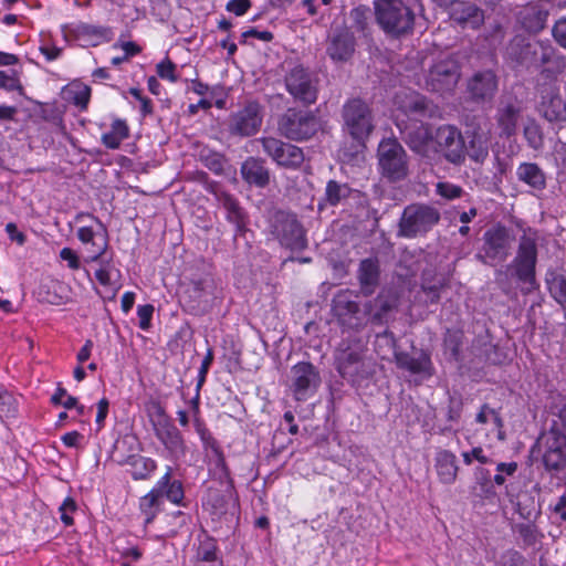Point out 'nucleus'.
<instances>
[{
  "label": "nucleus",
  "mask_w": 566,
  "mask_h": 566,
  "mask_svg": "<svg viewBox=\"0 0 566 566\" xmlns=\"http://www.w3.org/2000/svg\"><path fill=\"white\" fill-rule=\"evenodd\" d=\"M538 235L535 231H524L518 239L516 254L507 265L506 271L497 270L495 281L506 292V279L510 274L522 286L523 294H530L538 287L536 280V264L538 255Z\"/></svg>",
  "instance_id": "nucleus-1"
},
{
  "label": "nucleus",
  "mask_w": 566,
  "mask_h": 566,
  "mask_svg": "<svg viewBox=\"0 0 566 566\" xmlns=\"http://www.w3.org/2000/svg\"><path fill=\"white\" fill-rule=\"evenodd\" d=\"M336 369L353 385L359 386L375 374V363L357 344L343 340L335 354Z\"/></svg>",
  "instance_id": "nucleus-2"
},
{
  "label": "nucleus",
  "mask_w": 566,
  "mask_h": 566,
  "mask_svg": "<svg viewBox=\"0 0 566 566\" xmlns=\"http://www.w3.org/2000/svg\"><path fill=\"white\" fill-rule=\"evenodd\" d=\"M375 18L386 34L394 38L412 32L415 13L402 0H375Z\"/></svg>",
  "instance_id": "nucleus-3"
},
{
  "label": "nucleus",
  "mask_w": 566,
  "mask_h": 566,
  "mask_svg": "<svg viewBox=\"0 0 566 566\" xmlns=\"http://www.w3.org/2000/svg\"><path fill=\"white\" fill-rule=\"evenodd\" d=\"M554 49L542 41L515 35L506 45L505 55L515 66L541 69L551 62Z\"/></svg>",
  "instance_id": "nucleus-4"
},
{
  "label": "nucleus",
  "mask_w": 566,
  "mask_h": 566,
  "mask_svg": "<svg viewBox=\"0 0 566 566\" xmlns=\"http://www.w3.org/2000/svg\"><path fill=\"white\" fill-rule=\"evenodd\" d=\"M269 231L281 247L302 251L307 247L306 232L296 214L276 210L269 218Z\"/></svg>",
  "instance_id": "nucleus-5"
},
{
  "label": "nucleus",
  "mask_w": 566,
  "mask_h": 566,
  "mask_svg": "<svg viewBox=\"0 0 566 566\" xmlns=\"http://www.w3.org/2000/svg\"><path fill=\"white\" fill-rule=\"evenodd\" d=\"M377 157L379 171L388 181H400L408 176V155L396 138L382 139L378 145Z\"/></svg>",
  "instance_id": "nucleus-6"
},
{
  "label": "nucleus",
  "mask_w": 566,
  "mask_h": 566,
  "mask_svg": "<svg viewBox=\"0 0 566 566\" xmlns=\"http://www.w3.org/2000/svg\"><path fill=\"white\" fill-rule=\"evenodd\" d=\"M342 115L347 133L358 144L364 145L374 130V116L369 105L360 98H352L344 104Z\"/></svg>",
  "instance_id": "nucleus-7"
},
{
  "label": "nucleus",
  "mask_w": 566,
  "mask_h": 566,
  "mask_svg": "<svg viewBox=\"0 0 566 566\" xmlns=\"http://www.w3.org/2000/svg\"><path fill=\"white\" fill-rule=\"evenodd\" d=\"M440 220L439 211L427 205H409L399 220L398 234L416 238L429 232Z\"/></svg>",
  "instance_id": "nucleus-8"
},
{
  "label": "nucleus",
  "mask_w": 566,
  "mask_h": 566,
  "mask_svg": "<svg viewBox=\"0 0 566 566\" xmlns=\"http://www.w3.org/2000/svg\"><path fill=\"white\" fill-rule=\"evenodd\" d=\"M277 129L290 140H306L318 130V120L312 112L287 108L279 119Z\"/></svg>",
  "instance_id": "nucleus-9"
},
{
  "label": "nucleus",
  "mask_w": 566,
  "mask_h": 566,
  "mask_svg": "<svg viewBox=\"0 0 566 566\" xmlns=\"http://www.w3.org/2000/svg\"><path fill=\"white\" fill-rule=\"evenodd\" d=\"M332 313L345 329L359 332L367 325L365 310L361 311L359 303L348 289L340 290L333 296Z\"/></svg>",
  "instance_id": "nucleus-10"
},
{
  "label": "nucleus",
  "mask_w": 566,
  "mask_h": 566,
  "mask_svg": "<svg viewBox=\"0 0 566 566\" xmlns=\"http://www.w3.org/2000/svg\"><path fill=\"white\" fill-rule=\"evenodd\" d=\"M433 153H439L448 163L461 166L465 161L467 146L461 130L453 125H441L434 130Z\"/></svg>",
  "instance_id": "nucleus-11"
},
{
  "label": "nucleus",
  "mask_w": 566,
  "mask_h": 566,
  "mask_svg": "<svg viewBox=\"0 0 566 566\" xmlns=\"http://www.w3.org/2000/svg\"><path fill=\"white\" fill-rule=\"evenodd\" d=\"M513 238L503 226L488 229L483 234V245L475 258L482 263L494 266L510 255Z\"/></svg>",
  "instance_id": "nucleus-12"
},
{
  "label": "nucleus",
  "mask_w": 566,
  "mask_h": 566,
  "mask_svg": "<svg viewBox=\"0 0 566 566\" xmlns=\"http://www.w3.org/2000/svg\"><path fill=\"white\" fill-rule=\"evenodd\" d=\"M264 108L258 101H248L243 107L229 115L227 130L231 136L251 137L263 123Z\"/></svg>",
  "instance_id": "nucleus-13"
},
{
  "label": "nucleus",
  "mask_w": 566,
  "mask_h": 566,
  "mask_svg": "<svg viewBox=\"0 0 566 566\" xmlns=\"http://www.w3.org/2000/svg\"><path fill=\"white\" fill-rule=\"evenodd\" d=\"M285 87L293 99L303 106L317 101L318 80L307 69L298 65L293 67L284 78Z\"/></svg>",
  "instance_id": "nucleus-14"
},
{
  "label": "nucleus",
  "mask_w": 566,
  "mask_h": 566,
  "mask_svg": "<svg viewBox=\"0 0 566 566\" xmlns=\"http://www.w3.org/2000/svg\"><path fill=\"white\" fill-rule=\"evenodd\" d=\"M543 464L554 475L566 473V434L558 428H551L543 437Z\"/></svg>",
  "instance_id": "nucleus-15"
},
{
  "label": "nucleus",
  "mask_w": 566,
  "mask_h": 566,
  "mask_svg": "<svg viewBox=\"0 0 566 566\" xmlns=\"http://www.w3.org/2000/svg\"><path fill=\"white\" fill-rule=\"evenodd\" d=\"M258 142L262 145L263 151L280 167L297 169L304 163L305 156L298 146L275 137H262Z\"/></svg>",
  "instance_id": "nucleus-16"
},
{
  "label": "nucleus",
  "mask_w": 566,
  "mask_h": 566,
  "mask_svg": "<svg viewBox=\"0 0 566 566\" xmlns=\"http://www.w3.org/2000/svg\"><path fill=\"white\" fill-rule=\"evenodd\" d=\"M397 127L401 139L413 153L424 158H431L432 148L430 144L433 143L434 132L431 130L429 125L420 120L411 124L398 122Z\"/></svg>",
  "instance_id": "nucleus-17"
},
{
  "label": "nucleus",
  "mask_w": 566,
  "mask_h": 566,
  "mask_svg": "<svg viewBox=\"0 0 566 566\" xmlns=\"http://www.w3.org/2000/svg\"><path fill=\"white\" fill-rule=\"evenodd\" d=\"M291 388L296 400L303 401L314 395L321 385V376L314 365L302 361L291 369Z\"/></svg>",
  "instance_id": "nucleus-18"
},
{
  "label": "nucleus",
  "mask_w": 566,
  "mask_h": 566,
  "mask_svg": "<svg viewBox=\"0 0 566 566\" xmlns=\"http://www.w3.org/2000/svg\"><path fill=\"white\" fill-rule=\"evenodd\" d=\"M459 77L460 73L457 62L453 60H442L430 69L426 78V85L432 92L444 93L453 90Z\"/></svg>",
  "instance_id": "nucleus-19"
},
{
  "label": "nucleus",
  "mask_w": 566,
  "mask_h": 566,
  "mask_svg": "<svg viewBox=\"0 0 566 566\" xmlns=\"http://www.w3.org/2000/svg\"><path fill=\"white\" fill-rule=\"evenodd\" d=\"M158 415L161 417L154 423L157 439L165 446L167 451L179 457L185 453L186 446L178 428L165 416L164 409L157 405Z\"/></svg>",
  "instance_id": "nucleus-20"
},
{
  "label": "nucleus",
  "mask_w": 566,
  "mask_h": 566,
  "mask_svg": "<svg viewBox=\"0 0 566 566\" xmlns=\"http://www.w3.org/2000/svg\"><path fill=\"white\" fill-rule=\"evenodd\" d=\"M449 15L463 29L478 30L484 23V11L469 1L450 0Z\"/></svg>",
  "instance_id": "nucleus-21"
},
{
  "label": "nucleus",
  "mask_w": 566,
  "mask_h": 566,
  "mask_svg": "<svg viewBox=\"0 0 566 566\" xmlns=\"http://www.w3.org/2000/svg\"><path fill=\"white\" fill-rule=\"evenodd\" d=\"M381 269L377 256H369L360 260L356 279L359 285V293L368 297L373 295L380 285Z\"/></svg>",
  "instance_id": "nucleus-22"
},
{
  "label": "nucleus",
  "mask_w": 566,
  "mask_h": 566,
  "mask_svg": "<svg viewBox=\"0 0 566 566\" xmlns=\"http://www.w3.org/2000/svg\"><path fill=\"white\" fill-rule=\"evenodd\" d=\"M398 306V297L391 292H381L374 300L364 304L367 323L384 325L389 314Z\"/></svg>",
  "instance_id": "nucleus-23"
},
{
  "label": "nucleus",
  "mask_w": 566,
  "mask_h": 566,
  "mask_svg": "<svg viewBox=\"0 0 566 566\" xmlns=\"http://www.w3.org/2000/svg\"><path fill=\"white\" fill-rule=\"evenodd\" d=\"M537 112L541 117L551 124H560L566 122V101L557 90H547L541 95L537 105Z\"/></svg>",
  "instance_id": "nucleus-24"
},
{
  "label": "nucleus",
  "mask_w": 566,
  "mask_h": 566,
  "mask_svg": "<svg viewBox=\"0 0 566 566\" xmlns=\"http://www.w3.org/2000/svg\"><path fill=\"white\" fill-rule=\"evenodd\" d=\"M521 113L522 104L517 98L510 96L500 101L496 122L501 129V135L510 137L516 133Z\"/></svg>",
  "instance_id": "nucleus-25"
},
{
  "label": "nucleus",
  "mask_w": 566,
  "mask_h": 566,
  "mask_svg": "<svg viewBox=\"0 0 566 566\" xmlns=\"http://www.w3.org/2000/svg\"><path fill=\"white\" fill-rule=\"evenodd\" d=\"M496 90L497 80L492 71L476 72L468 82V91L476 102L491 99Z\"/></svg>",
  "instance_id": "nucleus-26"
},
{
  "label": "nucleus",
  "mask_w": 566,
  "mask_h": 566,
  "mask_svg": "<svg viewBox=\"0 0 566 566\" xmlns=\"http://www.w3.org/2000/svg\"><path fill=\"white\" fill-rule=\"evenodd\" d=\"M355 51V36L348 29H339L332 35L327 54L334 61H347Z\"/></svg>",
  "instance_id": "nucleus-27"
},
{
  "label": "nucleus",
  "mask_w": 566,
  "mask_h": 566,
  "mask_svg": "<svg viewBox=\"0 0 566 566\" xmlns=\"http://www.w3.org/2000/svg\"><path fill=\"white\" fill-rule=\"evenodd\" d=\"M241 177L249 185L264 188L270 184V170L265 161L258 157H249L241 165Z\"/></svg>",
  "instance_id": "nucleus-28"
},
{
  "label": "nucleus",
  "mask_w": 566,
  "mask_h": 566,
  "mask_svg": "<svg viewBox=\"0 0 566 566\" xmlns=\"http://www.w3.org/2000/svg\"><path fill=\"white\" fill-rule=\"evenodd\" d=\"M395 361L401 369H406L411 374L432 376V363L430 355L420 352L418 357H413L405 352H395Z\"/></svg>",
  "instance_id": "nucleus-29"
},
{
  "label": "nucleus",
  "mask_w": 566,
  "mask_h": 566,
  "mask_svg": "<svg viewBox=\"0 0 566 566\" xmlns=\"http://www.w3.org/2000/svg\"><path fill=\"white\" fill-rule=\"evenodd\" d=\"M397 98L399 107L408 116L424 118L433 115V105L420 94L409 93L403 97L397 96Z\"/></svg>",
  "instance_id": "nucleus-30"
},
{
  "label": "nucleus",
  "mask_w": 566,
  "mask_h": 566,
  "mask_svg": "<svg viewBox=\"0 0 566 566\" xmlns=\"http://www.w3.org/2000/svg\"><path fill=\"white\" fill-rule=\"evenodd\" d=\"M518 181L527 185L535 191H544L547 186V178L544 170L535 163H522L516 169Z\"/></svg>",
  "instance_id": "nucleus-31"
},
{
  "label": "nucleus",
  "mask_w": 566,
  "mask_h": 566,
  "mask_svg": "<svg viewBox=\"0 0 566 566\" xmlns=\"http://www.w3.org/2000/svg\"><path fill=\"white\" fill-rule=\"evenodd\" d=\"M436 468L442 483L451 484L455 481L459 468L457 458L452 452L448 450L439 451L436 457Z\"/></svg>",
  "instance_id": "nucleus-32"
},
{
  "label": "nucleus",
  "mask_w": 566,
  "mask_h": 566,
  "mask_svg": "<svg viewBox=\"0 0 566 566\" xmlns=\"http://www.w3.org/2000/svg\"><path fill=\"white\" fill-rule=\"evenodd\" d=\"M218 201L227 211V220L235 224L238 232L243 231L245 228V212L239 201L228 192H220Z\"/></svg>",
  "instance_id": "nucleus-33"
},
{
  "label": "nucleus",
  "mask_w": 566,
  "mask_h": 566,
  "mask_svg": "<svg viewBox=\"0 0 566 566\" xmlns=\"http://www.w3.org/2000/svg\"><path fill=\"white\" fill-rule=\"evenodd\" d=\"M77 238L83 243H92L95 248L90 255L91 261H97L107 249V240L105 235H99L93 231L91 227H82L77 231Z\"/></svg>",
  "instance_id": "nucleus-34"
},
{
  "label": "nucleus",
  "mask_w": 566,
  "mask_h": 566,
  "mask_svg": "<svg viewBox=\"0 0 566 566\" xmlns=\"http://www.w3.org/2000/svg\"><path fill=\"white\" fill-rule=\"evenodd\" d=\"M475 485L473 494L482 500H489L495 496L496 492L492 482L490 472L484 468H476L474 471Z\"/></svg>",
  "instance_id": "nucleus-35"
},
{
  "label": "nucleus",
  "mask_w": 566,
  "mask_h": 566,
  "mask_svg": "<svg viewBox=\"0 0 566 566\" xmlns=\"http://www.w3.org/2000/svg\"><path fill=\"white\" fill-rule=\"evenodd\" d=\"M352 192L353 190L346 184L329 180L326 185L324 202L318 203V209L322 210L324 203L337 206L342 200L348 198Z\"/></svg>",
  "instance_id": "nucleus-36"
},
{
  "label": "nucleus",
  "mask_w": 566,
  "mask_h": 566,
  "mask_svg": "<svg viewBox=\"0 0 566 566\" xmlns=\"http://www.w3.org/2000/svg\"><path fill=\"white\" fill-rule=\"evenodd\" d=\"M546 284L552 297L566 308V277L565 275L551 271L546 274Z\"/></svg>",
  "instance_id": "nucleus-37"
},
{
  "label": "nucleus",
  "mask_w": 566,
  "mask_h": 566,
  "mask_svg": "<svg viewBox=\"0 0 566 566\" xmlns=\"http://www.w3.org/2000/svg\"><path fill=\"white\" fill-rule=\"evenodd\" d=\"M469 157L478 164L484 163L489 156V139L484 134L473 133L467 147Z\"/></svg>",
  "instance_id": "nucleus-38"
},
{
  "label": "nucleus",
  "mask_w": 566,
  "mask_h": 566,
  "mask_svg": "<svg viewBox=\"0 0 566 566\" xmlns=\"http://www.w3.org/2000/svg\"><path fill=\"white\" fill-rule=\"evenodd\" d=\"M127 464L130 467V473L135 480L147 479L156 469V462L153 459L142 455L128 457Z\"/></svg>",
  "instance_id": "nucleus-39"
},
{
  "label": "nucleus",
  "mask_w": 566,
  "mask_h": 566,
  "mask_svg": "<svg viewBox=\"0 0 566 566\" xmlns=\"http://www.w3.org/2000/svg\"><path fill=\"white\" fill-rule=\"evenodd\" d=\"M547 18V10L539 7H531L523 17V25L527 31L538 33L545 28Z\"/></svg>",
  "instance_id": "nucleus-40"
},
{
  "label": "nucleus",
  "mask_w": 566,
  "mask_h": 566,
  "mask_svg": "<svg viewBox=\"0 0 566 566\" xmlns=\"http://www.w3.org/2000/svg\"><path fill=\"white\" fill-rule=\"evenodd\" d=\"M231 493L223 494L219 490L209 489L206 497V504L211 509V513L221 516L228 512Z\"/></svg>",
  "instance_id": "nucleus-41"
},
{
  "label": "nucleus",
  "mask_w": 566,
  "mask_h": 566,
  "mask_svg": "<svg viewBox=\"0 0 566 566\" xmlns=\"http://www.w3.org/2000/svg\"><path fill=\"white\" fill-rule=\"evenodd\" d=\"M463 333L459 329H448L444 336V347L454 360L460 359V349L463 344Z\"/></svg>",
  "instance_id": "nucleus-42"
},
{
  "label": "nucleus",
  "mask_w": 566,
  "mask_h": 566,
  "mask_svg": "<svg viewBox=\"0 0 566 566\" xmlns=\"http://www.w3.org/2000/svg\"><path fill=\"white\" fill-rule=\"evenodd\" d=\"M350 19L353 28L361 33H365L369 27L370 9L366 6H358L350 11Z\"/></svg>",
  "instance_id": "nucleus-43"
},
{
  "label": "nucleus",
  "mask_w": 566,
  "mask_h": 566,
  "mask_svg": "<svg viewBox=\"0 0 566 566\" xmlns=\"http://www.w3.org/2000/svg\"><path fill=\"white\" fill-rule=\"evenodd\" d=\"M200 159L203 165L214 174L223 172L226 159L221 154L211 150H202L200 154Z\"/></svg>",
  "instance_id": "nucleus-44"
},
{
  "label": "nucleus",
  "mask_w": 566,
  "mask_h": 566,
  "mask_svg": "<svg viewBox=\"0 0 566 566\" xmlns=\"http://www.w3.org/2000/svg\"><path fill=\"white\" fill-rule=\"evenodd\" d=\"M69 94L72 95L71 101L74 105L81 109H86L91 97V88L87 85L73 84L69 90Z\"/></svg>",
  "instance_id": "nucleus-45"
},
{
  "label": "nucleus",
  "mask_w": 566,
  "mask_h": 566,
  "mask_svg": "<svg viewBox=\"0 0 566 566\" xmlns=\"http://www.w3.org/2000/svg\"><path fill=\"white\" fill-rule=\"evenodd\" d=\"M17 411L14 397L3 387H0V418L12 417Z\"/></svg>",
  "instance_id": "nucleus-46"
},
{
  "label": "nucleus",
  "mask_w": 566,
  "mask_h": 566,
  "mask_svg": "<svg viewBox=\"0 0 566 566\" xmlns=\"http://www.w3.org/2000/svg\"><path fill=\"white\" fill-rule=\"evenodd\" d=\"M77 38H103L107 33V29L84 22H80L74 28Z\"/></svg>",
  "instance_id": "nucleus-47"
},
{
  "label": "nucleus",
  "mask_w": 566,
  "mask_h": 566,
  "mask_svg": "<svg viewBox=\"0 0 566 566\" xmlns=\"http://www.w3.org/2000/svg\"><path fill=\"white\" fill-rule=\"evenodd\" d=\"M462 187L449 181H440L437 184V193L444 199L452 200L463 195Z\"/></svg>",
  "instance_id": "nucleus-48"
},
{
  "label": "nucleus",
  "mask_w": 566,
  "mask_h": 566,
  "mask_svg": "<svg viewBox=\"0 0 566 566\" xmlns=\"http://www.w3.org/2000/svg\"><path fill=\"white\" fill-rule=\"evenodd\" d=\"M156 70L159 77L168 80L172 83L178 81V76L176 74V64L169 59H165L158 63Z\"/></svg>",
  "instance_id": "nucleus-49"
},
{
  "label": "nucleus",
  "mask_w": 566,
  "mask_h": 566,
  "mask_svg": "<svg viewBox=\"0 0 566 566\" xmlns=\"http://www.w3.org/2000/svg\"><path fill=\"white\" fill-rule=\"evenodd\" d=\"M524 135L533 149H539L543 146V136L538 126L532 125L525 127Z\"/></svg>",
  "instance_id": "nucleus-50"
},
{
  "label": "nucleus",
  "mask_w": 566,
  "mask_h": 566,
  "mask_svg": "<svg viewBox=\"0 0 566 566\" xmlns=\"http://www.w3.org/2000/svg\"><path fill=\"white\" fill-rule=\"evenodd\" d=\"M555 42L566 50V17L558 19L552 29Z\"/></svg>",
  "instance_id": "nucleus-51"
},
{
  "label": "nucleus",
  "mask_w": 566,
  "mask_h": 566,
  "mask_svg": "<svg viewBox=\"0 0 566 566\" xmlns=\"http://www.w3.org/2000/svg\"><path fill=\"white\" fill-rule=\"evenodd\" d=\"M154 314V306L151 304L139 305L137 315L139 318V327L147 331L150 327L151 317Z\"/></svg>",
  "instance_id": "nucleus-52"
},
{
  "label": "nucleus",
  "mask_w": 566,
  "mask_h": 566,
  "mask_svg": "<svg viewBox=\"0 0 566 566\" xmlns=\"http://www.w3.org/2000/svg\"><path fill=\"white\" fill-rule=\"evenodd\" d=\"M61 512V521L66 525L71 526L73 524V518L70 513L76 510L75 501L72 497H66L60 506Z\"/></svg>",
  "instance_id": "nucleus-53"
},
{
  "label": "nucleus",
  "mask_w": 566,
  "mask_h": 566,
  "mask_svg": "<svg viewBox=\"0 0 566 566\" xmlns=\"http://www.w3.org/2000/svg\"><path fill=\"white\" fill-rule=\"evenodd\" d=\"M441 286H442V284L440 282L437 283V284L436 283L434 284H430L423 277L422 284H421V289L427 294L428 301L431 304H436V303H438L440 301V289H441Z\"/></svg>",
  "instance_id": "nucleus-54"
},
{
  "label": "nucleus",
  "mask_w": 566,
  "mask_h": 566,
  "mask_svg": "<svg viewBox=\"0 0 566 566\" xmlns=\"http://www.w3.org/2000/svg\"><path fill=\"white\" fill-rule=\"evenodd\" d=\"M462 412V400L460 397L451 396L449 399L447 418L449 421H458Z\"/></svg>",
  "instance_id": "nucleus-55"
},
{
  "label": "nucleus",
  "mask_w": 566,
  "mask_h": 566,
  "mask_svg": "<svg viewBox=\"0 0 566 566\" xmlns=\"http://www.w3.org/2000/svg\"><path fill=\"white\" fill-rule=\"evenodd\" d=\"M166 496L172 503H180L184 497V491L181 483L178 481H172L169 486L165 490Z\"/></svg>",
  "instance_id": "nucleus-56"
},
{
  "label": "nucleus",
  "mask_w": 566,
  "mask_h": 566,
  "mask_svg": "<svg viewBox=\"0 0 566 566\" xmlns=\"http://www.w3.org/2000/svg\"><path fill=\"white\" fill-rule=\"evenodd\" d=\"M0 88L12 92L15 90H22V86L17 77L10 76L6 72L0 71Z\"/></svg>",
  "instance_id": "nucleus-57"
},
{
  "label": "nucleus",
  "mask_w": 566,
  "mask_h": 566,
  "mask_svg": "<svg viewBox=\"0 0 566 566\" xmlns=\"http://www.w3.org/2000/svg\"><path fill=\"white\" fill-rule=\"evenodd\" d=\"M251 7L250 0H230L227 3V10L235 15H243Z\"/></svg>",
  "instance_id": "nucleus-58"
},
{
  "label": "nucleus",
  "mask_w": 566,
  "mask_h": 566,
  "mask_svg": "<svg viewBox=\"0 0 566 566\" xmlns=\"http://www.w3.org/2000/svg\"><path fill=\"white\" fill-rule=\"evenodd\" d=\"M195 427L205 446L214 448L216 440L213 439L210 431L205 427V424L199 419H195Z\"/></svg>",
  "instance_id": "nucleus-59"
},
{
  "label": "nucleus",
  "mask_w": 566,
  "mask_h": 566,
  "mask_svg": "<svg viewBox=\"0 0 566 566\" xmlns=\"http://www.w3.org/2000/svg\"><path fill=\"white\" fill-rule=\"evenodd\" d=\"M463 461L465 464L470 465L472 463V460L475 459L480 463H489L491 460L483 454L482 448H473L471 452H463L462 453Z\"/></svg>",
  "instance_id": "nucleus-60"
},
{
  "label": "nucleus",
  "mask_w": 566,
  "mask_h": 566,
  "mask_svg": "<svg viewBox=\"0 0 566 566\" xmlns=\"http://www.w3.org/2000/svg\"><path fill=\"white\" fill-rule=\"evenodd\" d=\"M60 258L66 261L72 270H77L81 266L77 254L70 248H63Z\"/></svg>",
  "instance_id": "nucleus-61"
},
{
  "label": "nucleus",
  "mask_w": 566,
  "mask_h": 566,
  "mask_svg": "<svg viewBox=\"0 0 566 566\" xmlns=\"http://www.w3.org/2000/svg\"><path fill=\"white\" fill-rule=\"evenodd\" d=\"M159 496L158 490H151L148 494L142 497L140 509L145 512L151 510L157 504Z\"/></svg>",
  "instance_id": "nucleus-62"
},
{
  "label": "nucleus",
  "mask_w": 566,
  "mask_h": 566,
  "mask_svg": "<svg viewBox=\"0 0 566 566\" xmlns=\"http://www.w3.org/2000/svg\"><path fill=\"white\" fill-rule=\"evenodd\" d=\"M242 38H256L264 42H270L273 40V34L270 31H259L256 29H249L242 33Z\"/></svg>",
  "instance_id": "nucleus-63"
},
{
  "label": "nucleus",
  "mask_w": 566,
  "mask_h": 566,
  "mask_svg": "<svg viewBox=\"0 0 566 566\" xmlns=\"http://www.w3.org/2000/svg\"><path fill=\"white\" fill-rule=\"evenodd\" d=\"M109 402L106 398H102L97 403L96 423L101 428L108 413Z\"/></svg>",
  "instance_id": "nucleus-64"
}]
</instances>
